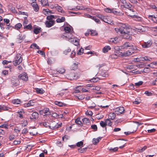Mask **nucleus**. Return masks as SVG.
Returning a JSON list of instances; mask_svg holds the SVG:
<instances>
[{
  "label": "nucleus",
  "instance_id": "f257e3e1",
  "mask_svg": "<svg viewBox=\"0 0 157 157\" xmlns=\"http://www.w3.org/2000/svg\"><path fill=\"white\" fill-rule=\"evenodd\" d=\"M131 30L128 25L120 23L118 25V27L115 28V30L117 33L121 34L129 32Z\"/></svg>",
  "mask_w": 157,
  "mask_h": 157
},
{
  "label": "nucleus",
  "instance_id": "f03ea898",
  "mask_svg": "<svg viewBox=\"0 0 157 157\" xmlns=\"http://www.w3.org/2000/svg\"><path fill=\"white\" fill-rule=\"evenodd\" d=\"M121 47V49H127L129 48V49H133V50H137V48L136 46H133L132 44L128 42L124 43Z\"/></svg>",
  "mask_w": 157,
  "mask_h": 157
},
{
  "label": "nucleus",
  "instance_id": "7ed1b4c3",
  "mask_svg": "<svg viewBox=\"0 0 157 157\" xmlns=\"http://www.w3.org/2000/svg\"><path fill=\"white\" fill-rule=\"evenodd\" d=\"M22 58H21V55L20 54H17L16 55L14 58V60L13 61V64L15 66L19 64L22 62Z\"/></svg>",
  "mask_w": 157,
  "mask_h": 157
},
{
  "label": "nucleus",
  "instance_id": "20e7f679",
  "mask_svg": "<svg viewBox=\"0 0 157 157\" xmlns=\"http://www.w3.org/2000/svg\"><path fill=\"white\" fill-rule=\"evenodd\" d=\"M67 78L70 80L76 79L79 77V74L78 75H76L75 73L73 71H72L67 74Z\"/></svg>",
  "mask_w": 157,
  "mask_h": 157
},
{
  "label": "nucleus",
  "instance_id": "39448f33",
  "mask_svg": "<svg viewBox=\"0 0 157 157\" xmlns=\"http://www.w3.org/2000/svg\"><path fill=\"white\" fill-rule=\"evenodd\" d=\"M147 18L150 21L157 23V17H155V15H148L147 16Z\"/></svg>",
  "mask_w": 157,
  "mask_h": 157
},
{
  "label": "nucleus",
  "instance_id": "423d86ee",
  "mask_svg": "<svg viewBox=\"0 0 157 157\" xmlns=\"http://www.w3.org/2000/svg\"><path fill=\"white\" fill-rule=\"evenodd\" d=\"M152 44V41L149 40L147 42H144L142 44V46L143 48H147L150 47Z\"/></svg>",
  "mask_w": 157,
  "mask_h": 157
},
{
  "label": "nucleus",
  "instance_id": "0eeeda50",
  "mask_svg": "<svg viewBox=\"0 0 157 157\" xmlns=\"http://www.w3.org/2000/svg\"><path fill=\"white\" fill-rule=\"evenodd\" d=\"M124 107H120L116 109L115 112L116 114L119 115L124 113Z\"/></svg>",
  "mask_w": 157,
  "mask_h": 157
},
{
  "label": "nucleus",
  "instance_id": "6e6552de",
  "mask_svg": "<svg viewBox=\"0 0 157 157\" xmlns=\"http://www.w3.org/2000/svg\"><path fill=\"white\" fill-rule=\"evenodd\" d=\"M41 112H44L45 115H44V116H47L51 114V113L49 109L47 107L45 108L42 110L40 111V113Z\"/></svg>",
  "mask_w": 157,
  "mask_h": 157
},
{
  "label": "nucleus",
  "instance_id": "1a4fd4ad",
  "mask_svg": "<svg viewBox=\"0 0 157 157\" xmlns=\"http://www.w3.org/2000/svg\"><path fill=\"white\" fill-rule=\"evenodd\" d=\"M55 23V21L54 20H51L46 21L45 24L46 27L50 28L53 26Z\"/></svg>",
  "mask_w": 157,
  "mask_h": 157
},
{
  "label": "nucleus",
  "instance_id": "9d476101",
  "mask_svg": "<svg viewBox=\"0 0 157 157\" xmlns=\"http://www.w3.org/2000/svg\"><path fill=\"white\" fill-rule=\"evenodd\" d=\"M136 50H133V49H131V51L129 50L125 52H123L122 55L125 56H128L136 52Z\"/></svg>",
  "mask_w": 157,
  "mask_h": 157
},
{
  "label": "nucleus",
  "instance_id": "9b49d317",
  "mask_svg": "<svg viewBox=\"0 0 157 157\" xmlns=\"http://www.w3.org/2000/svg\"><path fill=\"white\" fill-rule=\"evenodd\" d=\"M18 77L20 79L25 81H27L28 78V76L25 74H20L18 76Z\"/></svg>",
  "mask_w": 157,
  "mask_h": 157
},
{
  "label": "nucleus",
  "instance_id": "f8f14e48",
  "mask_svg": "<svg viewBox=\"0 0 157 157\" xmlns=\"http://www.w3.org/2000/svg\"><path fill=\"white\" fill-rule=\"evenodd\" d=\"M35 101L33 100H31L29 101L28 103L25 104L24 106L25 107H29L31 106H33L35 105Z\"/></svg>",
  "mask_w": 157,
  "mask_h": 157
},
{
  "label": "nucleus",
  "instance_id": "ddd939ff",
  "mask_svg": "<svg viewBox=\"0 0 157 157\" xmlns=\"http://www.w3.org/2000/svg\"><path fill=\"white\" fill-rule=\"evenodd\" d=\"M31 5L33 7V9L36 12H37L39 10V8L36 2H33L31 3Z\"/></svg>",
  "mask_w": 157,
  "mask_h": 157
},
{
  "label": "nucleus",
  "instance_id": "4468645a",
  "mask_svg": "<svg viewBox=\"0 0 157 157\" xmlns=\"http://www.w3.org/2000/svg\"><path fill=\"white\" fill-rule=\"evenodd\" d=\"M32 117H30L31 120L35 121L39 117V114L36 112H34L32 114Z\"/></svg>",
  "mask_w": 157,
  "mask_h": 157
},
{
  "label": "nucleus",
  "instance_id": "2eb2a0df",
  "mask_svg": "<svg viewBox=\"0 0 157 157\" xmlns=\"http://www.w3.org/2000/svg\"><path fill=\"white\" fill-rule=\"evenodd\" d=\"M57 123L55 121L52 122L49 126V128L52 129H54L57 128Z\"/></svg>",
  "mask_w": 157,
  "mask_h": 157
},
{
  "label": "nucleus",
  "instance_id": "dca6fc26",
  "mask_svg": "<svg viewBox=\"0 0 157 157\" xmlns=\"http://www.w3.org/2000/svg\"><path fill=\"white\" fill-rule=\"evenodd\" d=\"M124 7L128 9L129 10L132 11V12H135L133 10L131 9L132 7V5L129 3H126L124 6Z\"/></svg>",
  "mask_w": 157,
  "mask_h": 157
},
{
  "label": "nucleus",
  "instance_id": "f3484780",
  "mask_svg": "<svg viewBox=\"0 0 157 157\" xmlns=\"http://www.w3.org/2000/svg\"><path fill=\"white\" fill-rule=\"evenodd\" d=\"M124 34L123 37L124 38L131 40L132 39V37L130 34V32L127 33H123Z\"/></svg>",
  "mask_w": 157,
  "mask_h": 157
},
{
  "label": "nucleus",
  "instance_id": "a211bd4d",
  "mask_svg": "<svg viewBox=\"0 0 157 157\" xmlns=\"http://www.w3.org/2000/svg\"><path fill=\"white\" fill-rule=\"evenodd\" d=\"M75 9L78 10H85L86 9L88 11L90 10V9L89 8H85L84 7L81 6H77L75 7V8H72V10H75Z\"/></svg>",
  "mask_w": 157,
  "mask_h": 157
},
{
  "label": "nucleus",
  "instance_id": "6ab92c4d",
  "mask_svg": "<svg viewBox=\"0 0 157 157\" xmlns=\"http://www.w3.org/2000/svg\"><path fill=\"white\" fill-rule=\"evenodd\" d=\"M10 108L4 105H0V112L2 111L9 110Z\"/></svg>",
  "mask_w": 157,
  "mask_h": 157
},
{
  "label": "nucleus",
  "instance_id": "aec40b11",
  "mask_svg": "<svg viewBox=\"0 0 157 157\" xmlns=\"http://www.w3.org/2000/svg\"><path fill=\"white\" fill-rule=\"evenodd\" d=\"M64 30L66 33H65L64 35H66L67 33L72 32V31H73V30L71 31V28L68 26L65 27L64 28Z\"/></svg>",
  "mask_w": 157,
  "mask_h": 157
},
{
  "label": "nucleus",
  "instance_id": "412c9836",
  "mask_svg": "<svg viewBox=\"0 0 157 157\" xmlns=\"http://www.w3.org/2000/svg\"><path fill=\"white\" fill-rule=\"evenodd\" d=\"M11 84L15 86H17L19 85L18 80L17 79H12L11 80Z\"/></svg>",
  "mask_w": 157,
  "mask_h": 157
},
{
  "label": "nucleus",
  "instance_id": "4be33fe9",
  "mask_svg": "<svg viewBox=\"0 0 157 157\" xmlns=\"http://www.w3.org/2000/svg\"><path fill=\"white\" fill-rule=\"evenodd\" d=\"M78 63H74L71 66V68L72 70H75L78 68Z\"/></svg>",
  "mask_w": 157,
  "mask_h": 157
},
{
  "label": "nucleus",
  "instance_id": "5701e85b",
  "mask_svg": "<svg viewBox=\"0 0 157 157\" xmlns=\"http://www.w3.org/2000/svg\"><path fill=\"white\" fill-rule=\"evenodd\" d=\"M24 113V111H20L18 112L17 113V116L21 118H22L24 117V115H23Z\"/></svg>",
  "mask_w": 157,
  "mask_h": 157
},
{
  "label": "nucleus",
  "instance_id": "b1692460",
  "mask_svg": "<svg viewBox=\"0 0 157 157\" xmlns=\"http://www.w3.org/2000/svg\"><path fill=\"white\" fill-rule=\"evenodd\" d=\"M38 1L41 2L43 6H47L48 5V2L47 0H38Z\"/></svg>",
  "mask_w": 157,
  "mask_h": 157
},
{
  "label": "nucleus",
  "instance_id": "393cba45",
  "mask_svg": "<svg viewBox=\"0 0 157 157\" xmlns=\"http://www.w3.org/2000/svg\"><path fill=\"white\" fill-rule=\"evenodd\" d=\"M59 16H54L53 15H50L47 17V19L49 21L52 20L53 19H56L57 17H59Z\"/></svg>",
  "mask_w": 157,
  "mask_h": 157
},
{
  "label": "nucleus",
  "instance_id": "a878e982",
  "mask_svg": "<svg viewBox=\"0 0 157 157\" xmlns=\"http://www.w3.org/2000/svg\"><path fill=\"white\" fill-rule=\"evenodd\" d=\"M55 104L56 105H57L59 106L60 107L65 106L66 105V104L57 101H55Z\"/></svg>",
  "mask_w": 157,
  "mask_h": 157
},
{
  "label": "nucleus",
  "instance_id": "bb28decb",
  "mask_svg": "<svg viewBox=\"0 0 157 157\" xmlns=\"http://www.w3.org/2000/svg\"><path fill=\"white\" fill-rule=\"evenodd\" d=\"M111 47L109 46H105L102 49V51L104 53H106L108 52L109 50H110Z\"/></svg>",
  "mask_w": 157,
  "mask_h": 157
},
{
  "label": "nucleus",
  "instance_id": "cd10ccee",
  "mask_svg": "<svg viewBox=\"0 0 157 157\" xmlns=\"http://www.w3.org/2000/svg\"><path fill=\"white\" fill-rule=\"evenodd\" d=\"M116 116V114L114 113H110L109 115V117H110L109 119L112 120H114Z\"/></svg>",
  "mask_w": 157,
  "mask_h": 157
},
{
  "label": "nucleus",
  "instance_id": "c85d7f7f",
  "mask_svg": "<svg viewBox=\"0 0 157 157\" xmlns=\"http://www.w3.org/2000/svg\"><path fill=\"white\" fill-rule=\"evenodd\" d=\"M41 32V28H36V27L34 28L33 32L34 33L37 34Z\"/></svg>",
  "mask_w": 157,
  "mask_h": 157
},
{
  "label": "nucleus",
  "instance_id": "c756f323",
  "mask_svg": "<svg viewBox=\"0 0 157 157\" xmlns=\"http://www.w3.org/2000/svg\"><path fill=\"white\" fill-rule=\"evenodd\" d=\"M35 90L37 94H43L44 92V91L42 88H36Z\"/></svg>",
  "mask_w": 157,
  "mask_h": 157
},
{
  "label": "nucleus",
  "instance_id": "7c9ffc66",
  "mask_svg": "<svg viewBox=\"0 0 157 157\" xmlns=\"http://www.w3.org/2000/svg\"><path fill=\"white\" fill-rule=\"evenodd\" d=\"M65 20V18L64 17H62L61 18H59L56 19V21L57 23H61L64 22Z\"/></svg>",
  "mask_w": 157,
  "mask_h": 157
},
{
  "label": "nucleus",
  "instance_id": "2f4dec72",
  "mask_svg": "<svg viewBox=\"0 0 157 157\" xmlns=\"http://www.w3.org/2000/svg\"><path fill=\"white\" fill-rule=\"evenodd\" d=\"M22 25L20 23L16 24L14 27H13V28H14L17 30H19L22 27Z\"/></svg>",
  "mask_w": 157,
  "mask_h": 157
},
{
  "label": "nucleus",
  "instance_id": "473e14b6",
  "mask_svg": "<svg viewBox=\"0 0 157 157\" xmlns=\"http://www.w3.org/2000/svg\"><path fill=\"white\" fill-rule=\"evenodd\" d=\"M106 123V125H108L110 126H111L113 124L112 122L109 119H107L105 120Z\"/></svg>",
  "mask_w": 157,
  "mask_h": 157
},
{
  "label": "nucleus",
  "instance_id": "72a5a7b5",
  "mask_svg": "<svg viewBox=\"0 0 157 157\" xmlns=\"http://www.w3.org/2000/svg\"><path fill=\"white\" fill-rule=\"evenodd\" d=\"M75 123L79 126H82V122L80 120V118H77L75 120Z\"/></svg>",
  "mask_w": 157,
  "mask_h": 157
},
{
  "label": "nucleus",
  "instance_id": "f704fd0d",
  "mask_svg": "<svg viewBox=\"0 0 157 157\" xmlns=\"http://www.w3.org/2000/svg\"><path fill=\"white\" fill-rule=\"evenodd\" d=\"M30 48H35V49H39L40 48L36 44H32Z\"/></svg>",
  "mask_w": 157,
  "mask_h": 157
},
{
  "label": "nucleus",
  "instance_id": "c9c22d12",
  "mask_svg": "<svg viewBox=\"0 0 157 157\" xmlns=\"http://www.w3.org/2000/svg\"><path fill=\"white\" fill-rule=\"evenodd\" d=\"M100 138H98L97 139L94 138L93 139L92 142L93 144H96L99 142V140H100Z\"/></svg>",
  "mask_w": 157,
  "mask_h": 157
},
{
  "label": "nucleus",
  "instance_id": "e433bc0d",
  "mask_svg": "<svg viewBox=\"0 0 157 157\" xmlns=\"http://www.w3.org/2000/svg\"><path fill=\"white\" fill-rule=\"evenodd\" d=\"M12 102L14 104H18L20 103L21 101L20 99H16L13 100Z\"/></svg>",
  "mask_w": 157,
  "mask_h": 157
},
{
  "label": "nucleus",
  "instance_id": "4c0bfd02",
  "mask_svg": "<svg viewBox=\"0 0 157 157\" xmlns=\"http://www.w3.org/2000/svg\"><path fill=\"white\" fill-rule=\"evenodd\" d=\"M111 40H111L112 42L113 43L116 44L118 42V38L117 37H115L113 38H111Z\"/></svg>",
  "mask_w": 157,
  "mask_h": 157
},
{
  "label": "nucleus",
  "instance_id": "58836bf2",
  "mask_svg": "<svg viewBox=\"0 0 157 157\" xmlns=\"http://www.w3.org/2000/svg\"><path fill=\"white\" fill-rule=\"evenodd\" d=\"M83 144V141H81L77 143L76 146L78 147H82Z\"/></svg>",
  "mask_w": 157,
  "mask_h": 157
},
{
  "label": "nucleus",
  "instance_id": "ea45409f",
  "mask_svg": "<svg viewBox=\"0 0 157 157\" xmlns=\"http://www.w3.org/2000/svg\"><path fill=\"white\" fill-rule=\"evenodd\" d=\"M108 149L111 152H114L117 151L118 149L117 147H115L114 148L111 147L110 148H108Z\"/></svg>",
  "mask_w": 157,
  "mask_h": 157
},
{
  "label": "nucleus",
  "instance_id": "a19ab883",
  "mask_svg": "<svg viewBox=\"0 0 157 157\" xmlns=\"http://www.w3.org/2000/svg\"><path fill=\"white\" fill-rule=\"evenodd\" d=\"M100 125L102 128L105 127L106 126V123L105 121V122L101 121L100 123Z\"/></svg>",
  "mask_w": 157,
  "mask_h": 157
},
{
  "label": "nucleus",
  "instance_id": "79ce46f5",
  "mask_svg": "<svg viewBox=\"0 0 157 157\" xmlns=\"http://www.w3.org/2000/svg\"><path fill=\"white\" fill-rule=\"evenodd\" d=\"M57 9L59 12L61 13H65V11L63 10L62 7L60 6H58L57 7Z\"/></svg>",
  "mask_w": 157,
  "mask_h": 157
},
{
  "label": "nucleus",
  "instance_id": "37998d69",
  "mask_svg": "<svg viewBox=\"0 0 157 157\" xmlns=\"http://www.w3.org/2000/svg\"><path fill=\"white\" fill-rule=\"evenodd\" d=\"M83 122L85 124H88L89 123L90 121L89 119L87 118H84L82 120Z\"/></svg>",
  "mask_w": 157,
  "mask_h": 157
},
{
  "label": "nucleus",
  "instance_id": "c03bdc74",
  "mask_svg": "<svg viewBox=\"0 0 157 157\" xmlns=\"http://www.w3.org/2000/svg\"><path fill=\"white\" fill-rule=\"evenodd\" d=\"M64 36L68 38H70L72 37V32H71L68 33H67L66 35H65Z\"/></svg>",
  "mask_w": 157,
  "mask_h": 157
},
{
  "label": "nucleus",
  "instance_id": "a18cd8bd",
  "mask_svg": "<svg viewBox=\"0 0 157 157\" xmlns=\"http://www.w3.org/2000/svg\"><path fill=\"white\" fill-rule=\"evenodd\" d=\"M32 28V26L31 24H29L27 25H26L24 27V29H28L29 30H31Z\"/></svg>",
  "mask_w": 157,
  "mask_h": 157
},
{
  "label": "nucleus",
  "instance_id": "49530a36",
  "mask_svg": "<svg viewBox=\"0 0 157 157\" xmlns=\"http://www.w3.org/2000/svg\"><path fill=\"white\" fill-rule=\"evenodd\" d=\"M3 21L5 22L6 23L7 26H9L10 25V21L9 19H4Z\"/></svg>",
  "mask_w": 157,
  "mask_h": 157
},
{
  "label": "nucleus",
  "instance_id": "de8ad7c7",
  "mask_svg": "<svg viewBox=\"0 0 157 157\" xmlns=\"http://www.w3.org/2000/svg\"><path fill=\"white\" fill-rule=\"evenodd\" d=\"M90 35L92 36H94L97 35L98 33L95 30H90Z\"/></svg>",
  "mask_w": 157,
  "mask_h": 157
},
{
  "label": "nucleus",
  "instance_id": "09e8293b",
  "mask_svg": "<svg viewBox=\"0 0 157 157\" xmlns=\"http://www.w3.org/2000/svg\"><path fill=\"white\" fill-rule=\"evenodd\" d=\"M144 94H146L147 96H151L153 94L151 92L148 91H146L144 93Z\"/></svg>",
  "mask_w": 157,
  "mask_h": 157
},
{
  "label": "nucleus",
  "instance_id": "8fccbe9b",
  "mask_svg": "<svg viewBox=\"0 0 157 157\" xmlns=\"http://www.w3.org/2000/svg\"><path fill=\"white\" fill-rule=\"evenodd\" d=\"M100 80V79L99 78H93L91 79L90 81L91 82H96Z\"/></svg>",
  "mask_w": 157,
  "mask_h": 157
},
{
  "label": "nucleus",
  "instance_id": "3c124183",
  "mask_svg": "<svg viewBox=\"0 0 157 157\" xmlns=\"http://www.w3.org/2000/svg\"><path fill=\"white\" fill-rule=\"evenodd\" d=\"M84 49L81 48L80 49L77 53V54L78 55H81L83 53Z\"/></svg>",
  "mask_w": 157,
  "mask_h": 157
},
{
  "label": "nucleus",
  "instance_id": "603ef678",
  "mask_svg": "<svg viewBox=\"0 0 157 157\" xmlns=\"http://www.w3.org/2000/svg\"><path fill=\"white\" fill-rule=\"evenodd\" d=\"M37 134V132H36L35 130H33L31 132H30V134L33 136H35Z\"/></svg>",
  "mask_w": 157,
  "mask_h": 157
},
{
  "label": "nucleus",
  "instance_id": "864d4df0",
  "mask_svg": "<svg viewBox=\"0 0 157 157\" xmlns=\"http://www.w3.org/2000/svg\"><path fill=\"white\" fill-rule=\"evenodd\" d=\"M91 128L94 130V131H97L98 129L97 126L95 124H93L91 125Z\"/></svg>",
  "mask_w": 157,
  "mask_h": 157
},
{
  "label": "nucleus",
  "instance_id": "5fc2aeb1",
  "mask_svg": "<svg viewBox=\"0 0 157 157\" xmlns=\"http://www.w3.org/2000/svg\"><path fill=\"white\" fill-rule=\"evenodd\" d=\"M8 126L9 125L8 124H5L0 125V128H8Z\"/></svg>",
  "mask_w": 157,
  "mask_h": 157
},
{
  "label": "nucleus",
  "instance_id": "6e6d98bb",
  "mask_svg": "<svg viewBox=\"0 0 157 157\" xmlns=\"http://www.w3.org/2000/svg\"><path fill=\"white\" fill-rule=\"evenodd\" d=\"M65 70L63 69V68H60V69H59L58 71L59 73L61 74H62L64 72H65Z\"/></svg>",
  "mask_w": 157,
  "mask_h": 157
},
{
  "label": "nucleus",
  "instance_id": "4d7b16f0",
  "mask_svg": "<svg viewBox=\"0 0 157 157\" xmlns=\"http://www.w3.org/2000/svg\"><path fill=\"white\" fill-rule=\"evenodd\" d=\"M111 57L112 59H117L118 58V56L116 54H113L111 55Z\"/></svg>",
  "mask_w": 157,
  "mask_h": 157
},
{
  "label": "nucleus",
  "instance_id": "13d9d810",
  "mask_svg": "<svg viewBox=\"0 0 157 157\" xmlns=\"http://www.w3.org/2000/svg\"><path fill=\"white\" fill-rule=\"evenodd\" d=\"M25 38V36H22V35L21 34H19L17 36V39H19L20 40H21L23 39H24Z\"/></svg>",
  "mask_w": 157,
  "mask_h": 157
},
{
  "label": "nucleus",
  "instance_id": "bf43d9fd",
  "mask_svg": "<svg viewBox=\"0 0 157 157\" xmlns=\"http://www.w3.org/2000/svg\"><path fill=\"white\" fill-rule=\"evenodd\" d=\"M79 40L78 39H75L74 42L73 44L76 46H78L79 45Z\"/></svg>",
  "mask_w": 157,
  "mask_h": 157
},
{
  "label": "nucleus",
  "instance_id": "052dcab7",
  "mask_svg": "<svg viewBox=\"0 0 157 157\" xmlns=\"http://www.w3.org/2000/svg\"><path fill=\"white\" fill-rule=\"evenodd\" d=\"M143 82L142 81H140L137 83H135V85L136 86H139L142 85Z\"/></svg>",
  "mask_w": 157,
  "mask_h": 157
},
{
  "label": "nucleus",
  "instance_id": "680f3d73",
  "mask_svg": "<svg viewBox=\"0 0 157 157\" xmlns=\"http://www.w3.org/2000/svg\"><path fill=\"white\" fill-rule=\"evenodd\" d=\"M86 114L87 115L92 116L93 115V113L91 111H87L86 112Z\"/></svg>",
  "mask_w": 157,
  "mask_h": 157
},
{
  "label": "nucleus",
  "instance_id": "e2e57ef3",
  "mask_svg": "<svg viewBox=\"0 0 157 157\" xmlns=\"http://www.w3.org/2000/svg\"><path fill=\"white\" fill-rule=\"evenodd\" d=\"M97 17H98L99 18L101 19L102 21L103 20V19H104L105 17H104L103 16H102V15L101 14H98L97 15Z\"/></svg>",
  "mask_w": 157,
  "mask_h": 157
},
{
  "label": "nucleus",
  "instance_id": "0e129e2a",
  "mask_svg": "<svg viewBox=\"0 0 157 157\" xmlns=\"http://www.w3.org/2000/svg\"><path fill=\"white\" fill-rule=\"evenodd\" d=\"M71 51V49L70 48H68L67 50H66L65 51H64V53L65 55H67L68 52H70Z\"/></svg>",
  "mask_w": 157,
  "mask_h": 157
},
{
  "label": "nucleus",
  "instance_id": "69168bd1",
  "mask_svg": "<svg viewBox=\"0 0 157 157\" xmlns=\"http://www.w3.org/2000/svg\"><path fill=\"white\" fill-rule=\"evenodd\" d=\"M11 62V61H8L6 60H4L2 61V63L4 65L5 64H7L9 63H10Z\"/></svg>",
  "mask_w": 157,
  "mask_h": 157
},
{
  "label": "nucleus",
  "instance_id": "338daca9",
  "mask_svg": "<svg viewBox=\"0 0 157 157\" xmlns=\"http://www.w3.org/2000/svg\"><path fill=\"white\" fill-rule=\"evenodd\" d=\"M15 136L13 135H11L10 136H9L10 140L12 141L15 138Z\"/></svg>",
  "mask_w": 157,
  "mask_h": 157
},
{
  "label": "nucleus",
  "instance_id": "774afa93",
  "mask_svg": "<svg viewBox=\"0 0 157 157\" xmlns=\"http://www.w3.org/2000/svg\"><path fill=\"white\" fill-rule=\"evenodd\" d=\"M75 54L76 53L75 51H72L70 56L72 58H73L75 56Z\"/></svg>",
  "mask_w": 157,
  "mask_h": 157
}]
</instances>
